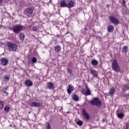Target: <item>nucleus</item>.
Returning <instances> with one entry per match:
<instances>
[{"label":"nucleus","instance_id":"obj_16","mask_svg":"<svg viewBox=\"0 0 129 129\" xmlns=\"http://www.w3.org/2000/svg\"><path fill=\"white\" fill-rule=\"evenodd\" d=\"M60 7L61 8H67V4L65 3V1H60Z\"/></svg>","mask_w":129,"mask_h":129},{"label":"nucleus","instance_id":"obj_14","mask_svg":"<svg viewBox=\"0 0 129 129\" xmlns=\"http://www.w3.org/2000/svg\"><path fill=\"white\" fill-rule=\"evenodd\" d=\"M113 26L110 25L107 27V31H108L109 33H112V32H113Z\"/></svg>","mask_w":129,"mask_h":129},{"label":"nucleus","instance_id":"obj_11","mask_svg":"<svg viewBox=\"0 0 129 129\" xmlns=\"http://www.w3.org/2000/svg\"><path fill=\"white\" fill-rule=\"evenodd\" d=\"M24 84L26 86H28V87H30L33 85V82L29 80L25 81Z\"/></svg>","mask_w":129,"mask_h":129},{"label":"nucleus","instance_id":"obj_27","mask_svg":"<svg viewBox=\"0 0 129 129\" xmlns=\"http://www.w3.org/2000/svg\"><path fill=\"white\" fill-rule=\"evenodd\" d=\"M4 110L6 112H9L10 111V107H9V106L5 107Z\"/></svg>","mask_w":129,"mask_h":129},{"label":"nucleus","instance_id":"obj_5","mask_svg":"<svg viewBox=\"0 0 129 129\" xmlns=\"http://www.w3.org/2000/svg\"><path fill=\"white\" fill-rule=\"evenodd\" d=\"M91 105H101V101L97 98H94L92 100L90 101Z\"/></svg>","mask_w":129,"mask_h":129},{"label":"nucleus","instance_id":"obj_36","mask_svg":"<svg viewBox=\"0 0 129 129\" xmlns=\"http://www.w3.org/2000/svg\"><path fill=\"white\" fill-rule=\"evenodd\" d=\"M105 121V119L104 118H103L102 120V122H104Z\"/></svg>","mask_w":129,"mask_h":129},{"label":"nucleus","instance_id":"obj_18","mask_svg":"<svg viewBox=\"0 0 129 129\" xmlns=\"http://www.w3.org/2000/svg\"><path fill=\"white\" fill-rule=\"evenodd\" d=\"M55 51L56 53H59L61 51V46L58 45L55 47Z\"/></svg>","mask_w":129,"mask_h":129},{"label":"nucleus","instance_id":"obj_32","mask_svg":"<svg viewBox=\"0 0 129 129\" xmlns=\"http://www.w3.org/2000/svg\"><path fill=\"white\" fill-rule=\"evenodd\" d=\"M67 72L69 74H72V71L70 69H67Z\"/></svg>","mask_w":129,"mask_h":129},{"label":"nucleus","instance_id":"obj_19","mask_svg":"<svg viewBox=\"0 0 129 129\" xmlns=\"http://www.w3.org/2000/svg\"><path fill=\"white\" fill-rule=\"evenodd\" d=\"M30 106H41V104L39 102H32Z\"/></svg>","mask_w":129,"mask_h":129},{"label":"nucleus","instance_id":"obj_38","mask_svg":"<svg viewBox=\"0 0 129 129\" xmlns=\"http://www.w3.org/2000/svg\"><path fill=\"white\" fill-rule=\"evenodd\" d=\"M122 3H123V5L124 6V4H125V2L124 1H123L122 2Z\"/></svg>","mask_w":129,"mask_h":129},{"label":"nucleus","instance_id":"obj_26","mask_svg":"<svg viewBox=\"0 0 129 129\" xmlns=\"http://www.w3.org/2000/svg\"><path fill=\"white\" fill-rule=\"evenodd\" d=\"M31 60L32 63H36V62H37V58L35 57H32Z\"/></svg>","mask_w":129,"mask_h":129},{"label":"nucleus","instance_id":"obj_34","mask_svg":"<svg viewBox=\"0 0 129 129\" xmlns=\"http://www.w3.org/2000/svg\"><path fill=\"white\" fill-rule=\"evenodd\" d=\"M125 129H129V123H127L126 124Z\"/></svg>","mask_w":129,"mask_h":129},{"label":"nucleus","instance_id":"obj_9","mask_svg":"<svg viewBox=\"0 0 129 129\" xmlns=\"http://www.w3.org/2000/svg\"><path fill=\"white\" fill-rule=\"evenodd\" d=\"M82 114L83 115H84L86 119H87V120H89V119H90V116H89V114H88L86 112V110H85V109H83Z\"/></svg>","mask_w":129,"mask_h":129},{"label":"nucleus","instance_id":"obj_3","mask_svg":"<svg viewBox=\"0 0 129 129\" xmlns=\"http://www.w3.org/2000/svg\"><path fill=\"white\" fill-rule=\"evenodd\" d=\"M82 93L85 95V96H88V95H91V90H90V89H89V87L87 86V85H86L85 87V89H82L81 90Z\"/></svg>","mask_w":129,"mask_h":129},{"label":"nucleus","instance_id":"obj_10","mask_svg":"<svg viewBox=\"0 0 129 129\" xmlns=\"http://www.w3.org/2000/svg\"><path fill=\"white\" fill-rule=\"evenodd\" d=\"M90 73H91V74H92V75H93L94 77H95L96 78H98V76L97 75V72L96 71H95V70L90 69Z\"/></svg>","mask_w":129,"mask_h":129},{"label":"nucleus","instance_id":"obj_20","mask_svg":"<svg viewBox=\"0 0 129 129\" xmlns=\"http://www.w3.org/2000/svg\"><path fill=\"white\" fill-rule=\"evenodd\" d=\"M109 94L111 96H112V95H113V94H114V89H113V88L109 89Z\"/></svg>","mask_w":129,"mask_h":129},{"label":"nucleus","instance_id":"obj_31","mask_svg":"<svg viewBox=\"0 0 129 129\" xmlns=\"http://www.w3.org/2000/svg\"><path fill=\"white\" fill-rule=\"evenodd\" d=\"M129 87L127 86V85H125L124 87V90H128Z\"/></svg>","mask_w":129,"mask_h":129},{"label":"nucleus","instance_id":"obj_15","mask_svg":"<svg viewBox=\"0 0 129 129\" xmlns=\"http://www.w3.org/2000/svg\"><path fill=\"white\" fill-rule=\"evenodd\" d=\"M91 63L93 66H97V64H98V61L96 59H92L91 61Z\"/></svg>","mask_w":129,"mask_h":129},{"label":"nucleus","instance_id":"obj_30","mask_svg":"<svg viewBox=\"0 0 129 129\" xmlns=\"http://www.w3.org/2000/svg\"><path fill=\"white\" fill-rule=\"evenodd\" d=\"M83 123L81 120H78L77 121V124H78V125H82Z\"/></svg>","mask_w":129,"mask_h":129},{"label":"nucleus","instance_id":"obj_39","mask_svg":"<svg viewBox=\"0 0 129 129\" xmlns=\"http://www.w3.org/2000/svg\"><path fill=\"white\" fill-rule=\"evenodd\" d=\"M69 33V32H68L67 33H66V35H67V34H68Z\"/></svg>","mask_w":129,"mask_h":129},{"label":"nucleus","instance_id":"obj_40","mask_svg":"<svg viewBox=\"0 0 129 129\" xmlns=\"http://www.w3.org/2000/svg\"><path fill=\"white\" fill-rule=\"evenodd\" d=\"M5 89H7V88H5Z\"/></svg>","mask_w":129,"mask_h":129},{"label":"nucleus","instance_id":"obj_25","mask_svg":"<svg viewBox=\"0 0 129 129\" xmlns=\"http://www.w3.org/2000/svg\"><path fill=\"white\" fill-rule=\"evenodd\" d=\"M4 108V101L0 100V110Z\"/></svg>","mask_w":129,"mask_h":129},{"label":"nucleus","instance_id":"obj_4","mask_svg":"<svg viewBox=\"0 0 129 129\" xmlns=\"http://www.w3.org/2000/svg\"><path fill=\"white\" fill-rule=\"evenodd\" d=\"M23 28H24V27L22 25H16L14 27L13 31L16 34H19V32L23 30Z\"/></svg>","mask_w":129,"mask_h":129},{"label":"nucleus","instance_id":"obj_35","mask_svg":"<svg viewBox=\"0 0 129 129\" xmlns=\"http://www.w3.org/2000/svg\"><path fill=\"white\" fill-rule=\"evenodd\" d=\"M126 12H127V10L126 9H125V12H123V14L124 15H125V14H126Z\"/></svg>","mask_w":129,"mask_h":129},{"label":"nucleus","instance_id":"obj_28","mask_svg":"<svg viewBox=\"0 0 129 129\" xmlns=\"http://www.w3.org/2000/svg\"><path fill=\"white\" fill-rule=\"evenodd\" d=\"M38 29H39V27L38 26H34L32 28V31L34 32H36V31H38Z\"/></svg>","mask_w":129,"mask_h":129},{"label":"nucleus","instance_id":"obj_6","mask_svg":"<svg viewBox=\"0 0 129 129\" xmlns=\"http://www.w3.org/2000/svg\"><path fill=\"white\" fill-rule=\"evenodd\" d=\"M109 19L110 22L114 25H118L119 24V21L114 17L109 16Z\"/></svg>","mask_w":129,"mask_h":129},{"label":"nucleus","instance_id":"obj_7","mask_svg":"<svg viewBox=\"0 0 129 129\" xmlns=\"http://www.w3.org/2000/svg\"><path fill=\"white\" fill-rule=\"evenodd\" d=\"M54 85H55V84H53L52 82H47L46 84V88H47V89H50V90H53L55 89Z\"/></svg>","mask_w":129,"mask_h":129},{"label":"nucleus","instance_id":"obj_37","mask_svg":"<svg viewBox=\"0 0 129 129\" xmlns=\"http://www.w3.org/2000/svg\"><path fill=\"white\" fill-rule=\"evenodd\" d=\"M4 0H0V4H3V2Z\"/></svg>","mask_w":129,"mask_h":129},{"label":"nucleus","instance_id":"obj_1","mask_svg":"<svg viewBox=\"0 0 129 129\" xmlns=\"http://www.w3.org/2000/svg\"><path fill=\"white\" fill-rule=\"evenodd\" d=\"M7 46L9 52H11V51L17 52V50H18V45L14 43L8 42H7Z\"/></svg>","mask_w":129,"mask_h":129},{"label":"nucleus","instance_id":"obj_29","mask_svg":"<svg viewBox=\"0 0 129 129\" xmlns=\"http://www.w3.org/2000/svg\"><path fill=\"white\" fill-rule=\"evenodd\" d=\"M10 76H6L4 77V79L6 81H9V80H10Z\"/></svg>","mask_w":129,"mask_h":129},{"label":"nucleus","instance_id":"obj_13","mask_svg":"<svg viewBox=\"0 0 129 129\" xmlns=\"http://www.w3.org/2000/svg\"><path fill=\"white\" fill-rule=\"evenodd\" d=\"M74 90V87L72 86L71 85H69L68 86V93L70 94L72 91Z\"/></svg>","mask_w":129,"mask_h":129},{"label":"nucleus","instance_id":"obj_2","mask_svg":"<svg viewBox=\"0 0 129 129\" xmlns=\"http://www.w3.org/2000/svg\"><path fill=\"white\" fill-rule=\"evenodd\" d=\"M112 68L115 72H119L120 71V68L119 66H118L117 60L115 59H114L112 62Z\"/></svg>","mask_w":129,"mask_h":129},{"label":"nucleus","instance_id":"obj_22","mask_svg":"<svg viewBox=\"0 0 129 129\" xmlns=\"http://www.w3.org/2000/svg\"><path fill=\"white\" fill-rule=\"evenodd\" d=\"M122 53H127V46H123L122 48Z\"/></svg>","mask_w":129,"mask_h":129},{"label":"nucleus","instance_id":"obj_17","mask_svg":"<svg viewBox=\"0 0 129 129\" xmlns=\"http://www.w3.org/2000/svg\"><path fill=\"white\" fill-rule=\"evenodd\" d=\"M19 37L21 41H24V40H25V38H26V36L24 33H21L19 35Z\"/></svg>","mask_w":129,"mask_h":129},{"label":"nucleus","instance_id":"obj_23","mask_svg":"<svg viewBox=\"0 0 129 129\" xmlns=\"http://www.w3.org/2000/svg\"><path fill=\"white\" fill-rule=\"evenodd\" d=\"M26 12L27 14H29V15H32V14H33V9L31 8H28L27 9Z\"/></svg>","mask_w":129,"mask_h":129},{"label":"nucleus","instance_id":"obj_33","mask_svg":"<svg viewBox=\"0 0 129 129\" xmlns=\"http://www.w3.org/2000/svg\"><path fill=\"white\" fill-rule=\"evenodd\" d=\"M46 129H51V126L50 125V124L49 123H47Z\"/></svg>","mask_w":129,"mask_h":129},{"label":"nucleus","instance_id":"obj_8","mask_svg":"<svg viewBox=\"0 0 129 129\" xmlns=\"http://www.w3.org/2000/svg\"><path fill=\"white\" fill-rule=\"evenodd\" d=\"M0 62L3 66H7L9 63V60L5 57H2L1 58Z\"/></svg>","mask_w":129,"mask_h":129},{"label":"nucleus","instance_id":"obj_12","mask_svg":"<svg viewBox=\"0 0 129 129\" xmlns=\"http://www.w3.org/2000/svg\"><path fill=\"white\" fill-rule=\"evenodd\" d=\"M73 7H74V2L72 1H69L67 5V8L71 9V8H73Z\"/></svg>","mask_w":129,"mask_h":129},{"label":"nucleus","instance_id":"obj_24","mask_svg":"<svg viewBox=\"0 0 129 129\" xmlns=\"http://www.w3.org/2000/svg\"><path fill=\"white\" fill-rule=\"evenodd\" d=\"M117 115L119 118H122V117H123V113L121 112L117 113Z\"/></svg>","mask_w":129,"mask_h":129},{"label":"nucleus","instance_id":"obj_21","mask_svg":"<svg viewBox=\"0 0 129 129\" xmlns=\"http://www.w3.org/2000/svg\"><path fill=\"white\" fill-rule=\"evenodd\" d=\"M72 98L73 100H75V101H78L79 100V98L78 97V96H77V95H73L72 96Z\"/></svg>","mask_w":129,"mask_h":129}]
</instances>
